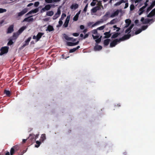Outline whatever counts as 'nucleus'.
Masks as SVG:
<instances>
[{"label": "nucleus", "mask_w": 155, "mask_h": 155, "mask_svg": "<svg viewBox=\"0 0 155 155\" xmlns=\"http://www.w3.org/2000/svg\"><path fill=\"white\" fill-rule=\"evenodd\" d=\"M115 22H116L115 21V19H113L110 21V24H113L115 23Z\"/></svg>", "instance_id": "13d9d810"}, {"label": "nucleus", "mask_w": 155, "mask_h": 155, "mask_svg": "<svg viewBox=\"0 0 155 155\" xmlns=\"http://www.w3.org/2000/svg\"><path fill=\"white\" fill-rule=\"evenodd\" d=\"M36 142L37 145H35V147L38 148L40 146V144H41V142L38 141H36Z\"/></svg>", "instance_id": "58836bf2"}, {"label": "nucleus", "mask_w": 155, "mask_h": 155, "mask_svg": "<svg viewBox=\"0 0 155 155\" xmlns=\"http://www.w3.org/2000/svg\"><path fill=\"white\" fill-rule=\"evenodd\" d=\"M61 12L60 8H58L57 10V12L53 16V19L55 20L60 15Z\"/></svg>", "instance_id": "423d86ee"}, {"label": "nucleus", "mask_w": 155, "mask_h": 155, "mask_svg": "<svg viewBox=\"0 0 155 155\" xmlns=\"http://www.w3.org/2000/svg\"><path fill=\"white\" fill-rule=\"evenodd\" d=\"M126 24L125 25L124 28H127L131 23V21L129 19H127L125 20Z\"/></svg>", "instance_id": "9b49d317"}, {"label": "nucleus", "mask_w": 155, "mask_h": 155, "mask_svg": "<svg viewBox=\"0 0 155 155\" xmlns=\"http://www.w3.org/2000/svg\"><path fill=\"white\" fill-rule=\"evenodd\" d=\"M113 28H116V29H117L116 30V31L117 32L119 31L120 29V28L117 27V26L116 25H114L113 26Z\"/></svg>", "instance_id": "603ef678"}, {"label": "nucleus", "mask_w": 155, "mask_h": 155, "mask_svg": "<svg viewBox=\"0 0 155 155\" xmlns=\"http://www.w3.org/2000/svg\"><path fill=\"white\" fill-rule=\"evenodd\" d=\"M97 29H94L91 31V32L94 34H96L97 33Z\"/></svg>", "instance_id": "3c124183"}, {"label": "nucleus", "mask_w": 155, "mask_h": 155, "mask_svg": "<svg viewBox=\"0 0 155 155\" xmlns=\"http://www.w3.org/2000/svg\"><path fill=\"white\" fill-rule=\"evenodd\" d=\"M72 35L74 36L77 37L79 35V34L78 33H73Z\"/></svg>", "instance_id": "0e129e2a"}, {"label": "nucleus", "mask_w": 155, "mask_h": 155, "mask_svg": "<svg viewBox=\"0 0 155 155\" xmlns=\"http://www.w3.org/2000/svg\"><path fill=\"white\" fill-rule=\"evenodd\" d=\"M110 39H107L104 40V45L107 46L109 43Z\"/></svg>", "instance_id": "393cba45"}, {"label": "nucleus", "mask_w": 155, "mask_h": 155, "mask_svg": "<svg viewBox=\"0 0 155 155\" xmlns=\"http://www.w3.org/2000/svg\"><path fill=\"white\" fill-rule=\"evenodd\" d=\"M105 25H104L101 26L100 27L98 28H97V29L100 30H102L104 29V28L105 27Z\"/></svg>", "instance_id": "4c0bfd02"}, {"label": "nucleus", "mask_w": 155, "mask_h": 155, "mask_svg": "<svg viewBox=\"0 0 155 155\" xmlns=\"http://www.w3.org/2000/svg\"><path fill=\"white\" fill-rule=\"evenodd\" d=\"M6 11V10L5 9L0 8V13L5 12Z\"/></svg>", "instance_id": "a18cd8bd"}, {"label": "nucleus", "mask_w": 155, "mask_h": 155, "mask_svg": "<svg viewBox=\"0 0 155 155\" xmlns=\"http://www.w3.org/2000/svg\"><path fill=\"white\" fill-rule=\"evenodd\" d=\"M135 8V6L134 4H132L130 6V10L131 11H133Z\"/></svg>", "instance_id": "f704fd0d"}, {"label": "nucleus", "mask_w": 155, "mask_h": 155, "mask_svg": "<svg viewBox=\"0 0 155 155\" xmlns=\"http://www.w3.org/2000/svg\"><path fill=\"white\" fill-rule=\"evenodd\" d=\"M92 37H93V39H94V40L97 39L99 38V36H97H97H94V35H92Z\"/></svg>", "instance_id": "bf43d9fd"}, {"label": "nucleus", "mask_w": 155, "mask_h": 155, "mask_svg": "<svg viewBox=\"0 0 155 155\" xmlns=\"http://www.w3.org/2000/svg\"><path fill=\"white\" fill-rule=\"evenodd\" d=\"M4 93L8 97H10V96L11 93L9 91L5 90L4 91Z\"/></svg>", "instance_id": "cd10ccee"}, {"label": "nucleus", "mask_w": 155, "mask_h": 155, "mask_svg": "<svg viewBox=\"0 0 155 155\" xmlns=\"http://www.w3.org/2000/svg\"><path fill=\"white\" fill-rule=\"evenodd\" d=\"M79 16L75 15L73 18V20L75 21H77L78 18Z\"/></svg>", "instance_id": "37998d69"}, {"label": "nucleus", "mask_w": 155, "mask_h": 155, "mask_svg": "<svg viewBox=\"0 0 155 155\" xmlns=\"http://www.w3.org/2000/svg\"><path fill=\"white\" fill-rule=\"evenodd\" d=\"M53 1V0H45V2L47 3H52Z\"/></svg>", "instance_id": "5fc2aeb1"}, {"label": "nucleus", "mask_w": 155, "mask_h": 155, "mask_svg": "<svg viewBox=\"0 0 155 155\" xmlns=\"http://www.w3.org/2000/svg\"><path fill=\"white\" fill-rule=\"evenodd\" d=\"M19 35V34H18V32H17L16 33H14L12 36L13 38L15 37L16 38H17Z\"/></svg>", "instance_id": "e433bc0d"}, {"label": "nucleus", "mask_w": 155, "mask_h": 155, "mask_svg": "<svg viewBox=\"0 0 155 155\" xmlns=\"http://www.w3.org/2000/svg\"><path fill=\"white\" fill-rule=\"evenodd\" d=\"M79 41H78L76 42H68L67 43V45L69 46H74L78 44Z\"/></svg>", "instance_id": "ddd939ff"}, {"label": "nucleus", "mask_w": 155, "mask_h": 155, "mask_svg": "<svg viewBox=\"0 0 155 155\" xmlns=\"http://www.w3.org/2000/svg\"><path fill=\"white\" fill-rule=\"evenodd\" d=\"M120 34V33L116 32L114 34L111 36V38H115L118 37V36Z\"/></svg>", "instance_id": "b1692460"}, {"label": "nucleus", "mask_w": 155, "mask_h": 155, "mask_svg": "<svg viewBox=\"0 0 155 155\" xmlns=\"http://www.w3.org/2000/svg\"><path fill=\"white\" fill-rule=\"evenodd\" d=\"M46 139L45 135V134H42L41 137V141L43 142Z\"/></svg>", "instance_id": "c756f323"}, {"label": "nucleus", "mask_w": 155, "mask_h": 155, "mask_svg": "<svg viewBox=\"0 0 155 155\" xmlns=\"http://www.w3.org/2000/svg\"><path fill=\"white\" fill-rule=\"evenodd\" d=\"M104 35H105V36L104 37V38H110L111 35L110 31L108 32H105L104 33Z\"/></svg>", "instance_id": "a211bd4d"}, {"label": "nucleus", "mask_w": 155, "mask_h": 155, "mask_svg": "<svg viewBox=\"0 0 155 155\" xmlns=\"http://www.w3.org/2000/svg\"><path fill=\"white\" fill-rule=\"evenodd\" d=\"M155 5V1H154L153 2L152 4L150 5V6L153 8Z\"/></svg>", "instance_id": "4d7b16f0"}, {"label": "nucleus", "mask_w": 155, "mask_h": 155, "mask_svg": "<svg viewBox=\"0 0 155 155\" xmlns=\"http://www.w3.org/2000/svg\"><path fill=\"white\" fill-rule=\"evenodd\" d=\"M13 44V42L12 41V39H10L8 42L7 45H12Z\"/></svg>", "instance_id": "ea45409f"}, {"label": "nucleus", "mask_w": 155, "mask_h": 155, "mask_svg": "<svg viewBox=\"0 0 155 155\" xmlns=\"http://www.w3.org/2000/svg\"><path fill=\"white\" fill-rule=\"evenodd\" d=\"M102 46L99 45L95 46L94 47V49L95 51H99L102 49Z\"/></svg>", "instance_id": "aec40b11"}, {"label": "nucleus", "mask_w": 155, "mask_h": 155, "mask_svg": "<svg viewBox=\"0 0 155 155\" xmlns=\"http://www.w3.org/2000/svg\"><path fill=\"white\" fill-rule=\"evenodd\" d=\"M142 1V0H141ZM149 2V0H146V2H144V5L142 7V8L144 10V9L146 8V7L147 6L148 4L147 3Z\"/></svg>", "instance_id": "c85d7f7f"}, {"label": "nucleus", "mask_w": 155, "mask_h": 155, "mask_svg": "<svg viewBox=\"0 0 155 155\" xmlns=\"http://www.w3.org/2000/svg\"><path fill=\"white\" fill-rule=\"evenodd\" d=\"M32 13V11L31 10L30 11H29L28 12L26 15V16H27L29 14H31V13Z\"/></svg>", "instance_id": "774afa93"}, {"label": "nucleus", "mask_w": 155, "mask_h": 155, "mask_svg": "<svg viewBox=\"0 0 155 155\" xmlns=\"http://www.w3.org/2000/svg\"><path fill=\"white\" fill-rule=\"evenodd\" d=\"M39 4V2H35V3L34 4V5H35V6L37 7L38 6Z\"/></svg>", "instance_id": "e2e57ef3"}, {"label": "nucleus", "mask_w": 155, "mask_h": 155, "mask_svg": "<svg viewBox=\"0 0 155 155\" xmlns=\"http://www.w3.org/2000/svg\"><path fill=\"white\" fill-rule=\"evenodd\" d=\"M32 13H35L37 12L38 11V8H35L34 10H32Z\"/></svg>", "instance_id": "09e8293b"}, {"label": "nucleus", "mask_w": 155, "mask_h": 155, "mask_svg": "<svg viewBox=\"0 0 155 155\" xmlns=\"http://www.w3.org/2000/svg\"><path fill=\"white\" fill-rule=\"evenodd\" d=\"M89 35L88 34H86L83 37L84 39H85L88 37Z\"/></svg>", "instance_id": "69168bd1"}, {"label": "nucleus", "mask_w": 155, "mask_h": 155, "mask_svg": "<svg viewBox=\"0 0 155 155\" xmlns=\"http://www.w3.org/2000/svg\"><path fill=\"white\" fill-rule=\"evenodd\" d=\"M87 7H88V4H87L85 6V7L84 8V9L83 11L84 12H86Z\"/></svg>", "instance_id": "680f3d73"}, {"label": "nucleus", "mask_w": 155, "mask_h": 155, "mask_svg": "<svg viewBox=\"0 0 155 155\" xmlns=\"http://www.w3.org/2000/svg\"><path fill=\"white\" fill-rule=\"evenodd\" d=\"M32 16H31L24 18L23 21L25 22L27 21L28 22H33L34 20V18H30Z\"/></svg>", "instance_id": "9d476101"}, {"label": "nucleus", "mask_w": 155, "mask_h": 155, "mask_svg": "<svg viewBox=\"0 0 155 155\" xmlns=\"http://www.w3.org/2000/svg\"><path fill=\"white\" fill-rule=\"evenodd\" d=\"M8 48L5 46L2 47L0 49L1 52L0 53V55H2L5 54L7 53L8 51Z\"/></svg>", "instance_id": "7ed1b4c3"}, {"label": "nucleus", "mask_w": 155, "mask_h": 155, "mask_svg": "<svg viewBox=\"0 0 155 155\" xmlns=\"http://www.w3.org/2000/svg\"><path fill=\"white\" fill-rule=\"evenodd\" d=\"M69 22L67 21H65L64 24L63 25V26L64 27L66 28L68 26V24Z\"/></svg>", "instance_id": "8fccbe9b"}, {"label": "nucleus", "mask_w": 155, "mask_h": 155, "mask_svg": "<svg viewBox=\"0 0 155 155\" xmlns=\"http://www.w3.org/2000/svg\"><path fill=\"white\" fill-rule=\"evenodd\" d=\"M13 25H11L8 28L7 33H11L14 31Z\"/></svg>", "instance_id": "1a4fd4ad"}, {"label": "nucleus", "mask_w": 155, "mask_h": 155, "mask_svg": "<svg viewBox=\"0 0 155 155\" xmlns=\"http://www.w3.org/2000/svg\"><path fill=\"white\" fill-rule=\"evenodd\" d=\"M134 26V24H131L130 27L127 28L125 31V33H129L131 29Z\"/></svg>", "instance_id": "f3484780"}, {"label": "nucleus", "mask_w": 155, "mask_h": 155, "mask_svg": "<svg viewBox=\"0 0 155 155\" xmlns=\"http://www.w3.org/2000/svg\"><path fill=\"white\" fill-rule=\"evenodd\" d=\"M66 15L64 13H62L61 17L60 19L61 20H63L64 18L66 16Z\"/></svg>", "instance_id": "79ce46f5"}, {"label": "nucleus", "mask_w": 155, "mask_h": 155, "mask_svg": "<svg viewBox=\"0 0 155 155\" xmlns=\"http://www.w3.org/2000/svg\"><path fill=\"white\" fill-rule=\"evenodd\" d=\"M148 27V26L147 25H143L141 27V30H144L146 29Z\"/></svg>", "instance_id": "49530a36"}, {"label": "nucleus", "mask_w": 155, "mask_h": 155, "mask_svg": "<svg viewBox=\"0 0 155 155\" xmlns=\"http://www.w3.org/2000/svg\"><path fill=\"white\" fill-rule=\"evenodd\" d=\"M54 7V5L52 4H48L46 5L45 7L42 8L41 10V12L43 13L46 11H48L50 10L51 7Z\"/></svg>", "instance_id": "f03ea898"}, {"label": "nucleus", "mask_w": 155, "mask_h": 155, "mask_svg": "<svg viewBox=\"0 0 155 155\" xmlns=\"http://www.w3.org/2000/svg\"><path fill=\"white\" fill-rule=\"evenodd\" d=\"M28 9L27 8H26L22 10L21 12L18 13V17H20L23 15L24 14H25L28 12Z\"/></svg>", "instance_id": "39448f33"}, {"label": "nucleus", "mask_w": 155, "mask_h": 155, "mask_svg": "<svg viewBox=\"0 0 155 155\" xmlns=\"http://www.w3.org/2000/svg\"><path fill=\"white\" fill-rule=\"evenodd\" d=\"M54 14V12L53 11L47 12L46 13V15L48 16H52Z\"/></svg>", "instance_id": "bb28decb"}, {"label": "nucleus", "mask_w": 155, "mask_h": 155, "mask_svg": "<svg viewBox=\"0 0 155 155\" xmlns=\"http://www.w3.org/2000/svg\"><path fill=\"white\" fill-rule=\"evenodd\" d=\"M70 16H68L65 20V21L69 22L70 20Z\"/></svg>", "instance_id": "052dcab7"}, {"label": "nucleus", "mask_w": 155, "mask_h": 155, "mask_svg": "<svg viewBox=\"0 0 155 155\" xmlns=\"http://www.w3.org/2000/svg\"><path fill=\"white\" fill-rule=\"evenodd\" d=\"M15 152H16V151L13 149V148L12 147L11 148L10 150V155H13L14 154Z\"/></svg>", "instance_id": "473e14b6"}, {"label": "nucleus", "mask_w": 155, "mask_h": 155, "mask_svg": "<svg viewBox=\"0 0 155 155\" xmlns=\"http://www.w3.org/2000/svg\"><path fill=\"white\" fill-rule=\"evenodd\" d=\"M142 31V30L140 29H138L135 32V35H137L140 33Z\"/></svg>", "instance_id": "c03bdc74"}, {"label": "nucleus", "mask_w": 155, "mask_h": 155, "mask_svg": "<svg viewBox=\"0 0 155 155\" xmlns=\"http://www.w3.org/2000/svg\"><path fill=\"white\" fill-rule=\"evenodd\" d=\"M78 5L77 4H72L70 7V8L71 9H76L78 8Z\"/></svg>", "instance_id": "4be33fe9"}, {"label": "nucleus", "mask_w": 155, "mask_h": 155, "mask_svg": "<svg viewBox=\"0 0 155 155\" xmlns=\"http://www.w3.org/2000/svg\"><path fill=\"white\" fill-rule=\"evenodd\" d=\"M44 34V33L39 32L36 36L34 35L33 36L32 38L34 39H36V42H37L39 40Z\"/></svg>", "instance_id": "20e7f679"}, {"label": "nucleus", "mask_w": 155, "mask_h": 155, "mask_svg": "<svg viewBox=\"0 0 155 155\" xmlns=\"http://www.w3.org/2000/svg\"><path fill=\"white\" fill-rule=\"evenodd\" d=\"M144 10L141 8L139 10L138 14L139 15H141L143 12Z\"/></svg>", "instance_id": "72a5a7b5"}, {"label": "nucleus", "mask_w": 155, "mask_h": 155, "mask_svg": "<svg viewBox=\"0 0 155 155\" xmlns=\"http://www.w3.org/2000/svg\"><path fill=\"white\" fill-rule=\"evenodd\" d=\"M121 12L122 10L121 9H120V10L117 9L116 11H115L111 14L110 15V17H114L115 16H117L118 15L119 12Z\"/></svg>", "instance_id": "6e6552de"}, {"label": "nucleus", "mask_w": 155, "mask_h": 155, "mask_svg": "<svg viewBox=\"0 0 155 155\" xmlns=\"http://www.w3.org/2000/svg\"><path fill=\"white\" fill-rule=\"evenodd\" d=\"M38 136L35 135V134H32L29 135L28 138L31 140V141H35L37 138Z\"/></svg>", "instance_id": "0eeeda50"}, {"label": "nucleus", "mask_w": 155, "mask_h": 155, "mask_svg": "<svg viewBox=\"0 0 155 155\" xmlns=\"http://www.w3.org/2000/svg\"><path fill=\"white\" fill-rule=\"evenodd\" d=\"M109 14L110 12H107L105 15L104 16L103 18H105V17H107Z\"/></svg>", "instance_id": "864d4df0"}, {"label": "nucleus", "mask_w": 155, "mask_h": 155, "mask_svg": "<svg viewBox=\"0 0 155 155\" xmlns=\"http://www.w3.org/2000/svg\"><path fill=\"white\" fill-rule=\"evenodd\" d=\"M102 36H101L100 38H98L95 40V41L97 43H100L101 41V38Z\"/></svg>", "instance_id": "a19ab883"}, {"label": "nucleus", "mask_w": 155, "mask_h": 155, "mask_svg": "<svg viewBox=\"0 0 155 155\" xmlns=\"http://www.w3.org/2000/svg\"><path fill=\"white\" fill-rule=\"evenodd\" d=\"M152 8H151L150 6L148 7L146 13H148Z\"/></svg>", "instance_id": "de8ad7c7"}, {"label": "nucleus", "mask_w": 155, "mask_h": 155, "mask_svg": "<svg viewBox=\"0 0 155 155\" xmlns=\"http://www.w3.org/2000/svg\"><path fill=\"white\" fill-rule=\"evenodd\" d=\"M64 38L68 41H71L72 42H74L76 41V39L73 38L69 37L68 35H65L64 36Z\"/></svg>", "instance_id": "f8f14e48"}, {"label": "nucleus", "mask_w": 155, "mask_h": 155, "mask_svg": "<svg viewBox=\"0 0 155 155\" xmlns=\"http://www.w3.org/2000/svg\"><path fill=\"white\" fill-rule=\"evenodd\" d=\"M98 22H95L94 24L92 26V27H94V26L97 25L98 24Z\"/></svg>", "instance_id": "338daca9"}, {"label": "nucleus", "mask_w": 155, "mask_h": 155, "mask_svg": "<svg viewBox=\"0 0 155 155\" xmlns=\"http://www.w3.org/2000/svg\"><path fill=\"white\" fill-rule=\"evenodd\" d=\"M107 18H103V19H101L100 20V21H98L97 22H98V24H99L100 23H102L104 22V21H106V20H107Z\"/></svg>", "instance_id": "2f4dec72"}, {"label": "nucleus", "mask_w": 155, "mask_h": 155, "mask_svg": "<svg viewBox=\"0 0 155 155\" xmlns=\"http://www.w3.org/2000/svg\"><path fill=\"white\" fill-rule=\"evenodd\" d=\"M80 48V46H78L76 48H74L73 49H70L69 51V53H72L74 51H76L77 49H79Z\"/></svg>", "instance_id": "5701e85b"}, {"label": "nucleus", "mask_w": 155, "mask_h": 155, "mask_svg": "<svg viewBox=\"0 0 155 155\" xmlns=\"http://www.w3.org/2000/svg\"><path fill=\"white\" fill-rule=\"evenodd\" d=\"M131 36L130 34H127L125 35L122 38L119 39H116L110 43V47H114L117 44L118 42H120L121 41H124L126 40L129 39Z\"/></svg>", "instance_id": "f257e3e1"}, {"label": "nucleus", "mask_w": 155, "mask_h": 155, "mask_svg": "<svg viewBox=\"0 0 155 155\" xmlns=\"http://www.w3.org/2000/svg\"><path fill=\"white\" fill-rule=\"evenodd\" d=\"M54 30V28L53 27L50 25H49L48 27L46 29V31H48L49 32H51L52 31H53Z\"/></svg>", "instance_id": "2eb2a0df"}, {"label": "nucleus", "mask_w": 155, "mask_h": 155, "mask_svg": "<svg viewBox=\"0 0 155 155\" xmlns=\"http://www.w3.org/2000/svg\"><path fill=\"white\" fill-rule=\"evenodd\" d=\"M155 15V8L153 9L147 15L148 17H151Z\"/></svg>", "instance_id": "4468645a"}, {"label": "nucleus", "mask_w": 155, "mask_h": 155, "mask_svg": "<svg viewBox=\"0 0 155 155\" xmlns=\"http://www.w3.org/2000/svg\"><path fill=\"white\" fill-rule=\"evenodd\" d=\"M58 23H59V24L57 26L58 27H61L62 25V24H63V22L62 21V20H61V19H60V20H59V21L58 22Z\"/></svg>", "instance_id": "c9c22d12"}, {"label": "nucleus", "mask_w": 155, "mask_h": 155, "mask_svg": "<svg viewBox=\"0 0 155 155\" xmlns=\"http://www.w3.org/2000/svg\"><path fill=\"white\" fill-rule=\"evenodd\" d=\"M152 21L153 22L154 21L153 19H148L147 18L146 19L144 20V21H143V24H146L149 23L150 21Z\"/></svg>", "instance_id": "412c9836"}, {"label": "nucleus", "mask_w": 155, "mask_h": 155, "mask_svg": "<svg viewBox=\"0 0 155 155\" xmlns=\"http://www.w3.org/2000/svg\"><path fill=\"white\" fill-rule=\"evenodd\" d=\"M12 147L13 148V149L15 150L16 152L17 151L19 150V146L17 145L14 146Z\"/></svg>", "instance_id": "7c9ffc66"}, {"label": "nucleus", "mask_w": 155, "mask_h": 155, "mask_svg": "<svg viewBox=\"0 0 155 155\" xmlns=\"http://www.w3.org/2000/svg\"><path fill=\"white\" fill-rule=\"evenodd\" d=\"M26 28V26H24L21 27L20 29L18 30V34H19V35L21 34L23 31Z\"/></svg>", "instance_id": "6ab92c4d"}, {"label": "nucleus", "mask_w": 155, "mask_h": 155, "mask_svg": "<svg viewBox=\"0 0 155 155\" xmlns=\"http://www.w3.org/2000/svg\"><path fill=\"white\" fill-rule=\"evenodd\" d=\"M125 2L124 0H121L120 1H119L114 4V5L115 6H117L120 5L121 3H125Z\"/></svg>", "instance_id": "a878e982"}, {"label": "nucleus", "mask_w": 155, "mask_h": 155, "mask_svg": "<svg viewBox=\"0 0 155 155\" xmlns=\"http://www.w3.org/2000/svg\"><path fill=\"white\" fill-rule=\"evenodd\" d=\"M91 10V11L94 13L96 12L97 11V9H96L95 7L92 8Z\"/></svg>", "instance_id": "6e6d98bb"}, {"label": "nucleus", "mask_w": 155, "mask_h": 155, "mask_svg": "<svg viewBox=\"0 0 155 155\" xmlns=\"http://www.w3.org/2000/svg\"><path fill=\"white\" fill-rule=\"evenodd\" d=\"M31 37H29L25 41V43L23 45V47H25L28 45L31 39Z\"/></svg>", "instance_id": "dca6fc26"}]
</instances>
